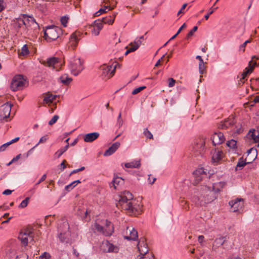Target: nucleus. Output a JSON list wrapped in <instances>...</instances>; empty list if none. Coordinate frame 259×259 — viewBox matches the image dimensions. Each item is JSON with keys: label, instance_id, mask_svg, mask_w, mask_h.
I'll use <instances>...</instances> for the list:
<instances>
[{"label": "nucleus", "instance_id": "nucleus-1", "mask_svg": "<svg viewBox=\"0 0 259 259\" xmlns=\"http://www.w3.org/2000/svg\"><path fill=\"white\" fill-rule=\"evenodd\" d=\"M220 189L213 185L212 187L202 186L192 197V201L197 205L204 206L217 198Z\"/></svg>", "mask_w": 259, "mask_h": 259}, {"label": "nucleus", "instance_id": "nucleus-2", "mask_svg": "<svg viewBox=\"0 0 259 259\" xmlns=\"http://www.w3.org/2000/svg\"><path fill=\"white\" fill-rule=\"evenodd\" d=\"M119 197L118 202L116 203L117 207L127 210L129 213L135 215L140 213V205L133 204L132 201L133 195L130 192L124 191Z\"/></svg>", "mask_w": 259, "mask_h": 259}, {"label": "nucleus", "instance_id": "nucleus-3", "mask_svg": "<svg viewBox=\"0 0 259 259\" xmlns=\"http://www.w3.org/2000/svg\"><path fill=\"white\" fill-rule=\"evenodd\" d=\"M26 84H28L27 78L23 75H15L11 83V89L13 91L22 90Z\"/></svg>", "mask_w": 259, "mask_h": 259}, {"label": "nucleus", "instance_id": "nucleus-4", "mask_svg": "<svg viewBox=\"0 0 259 259\" xmlns=\"http://www.w3.org/2000/svg\"><path fill=\"white\" fill-rule=\"evenodd\" d=\"M61 32V29L55 26H49L44 31V38L48 41L57 39Z\"/></svg>", "mask_w": 259, "mask_h": 259}, {"label": "nucleus", "instance_id": "nucleus-5", "mask_svg": "<svg viewBox=\"0 0 259 259\" xmlns=\"http://www.w3.org/2000/svg\"><path fill=\"white\" fill-rule=\"evenodd\" d=\"M83 61L79 58H74L70 63V68L71 73L77 76L83 70Z\"/></svg>", "mask_w": 259, "mask_h": 259}, {"label": "nucleus", "instance_id": "nucleus-6", "mask_svg": "<svg viewBox=\"0 0 259 259\" xmlns=\"http://www.w3.org/2000/svg\"><path fill=\"white\" fill-rule=\"evenodd\" d=\"M193 154L197 160L202 157L205 151L204 142L199 139L197 140L193 147Z\"/></svg>", "mask_w": 259, "mask_h": 259}, {"label": "nucleus", "instance_id": "nucleus-7", "mask_svg": "<svg viewBox=\"0 0 259 259\" xmlns=\"http://www.w3.org/2000/svg\"><path fill=\"white\" fill-rule=\"evenodd\" d=\"M116 65L113 69L112 66L111 65H106V64H103L100 67V69L102 71L101 76L103 78H106V79H109L111 77H112L115 73V69L116 68Z\"/></svg>", "mask_w": 259, "mask_h": 259}, {"label": "nucleus", "instance_id": "nucleus-8", "mask_svg": "<svg viewBox=\"0 0 259 259\" xmlns=\"http://www.w3.org/2000/svg\"><path fill=\"white\" fill-rule=\"evenodd\" d=\"M33 231L29 228L25 229L24 231L20 232L18 236V239L21 241L22 245L26 246L28 242V237L32 240H33Z\"/></svg>", "mask_w": 259, "mask_h": 259}, {"label": "nucleus", "instance_id": "nucleus-9", "mask_svg": "<svg viewBox=\"0 0 259 259\" xmlns=\"http://www.w3.org/2000/svg\"><path fill=\"white\" fill-rule=\"evenodd\" d=\"M63 226L64 227V230L60 232L58 237L62 242L68 243L70 236L69 225L68 222H64L63 223Z\"/></svg>", "mask_w": 259, "mask_h": 259}, {"label": "nucleus", "instance_id": "nucleus-10", "mask_svg": "<svg viewBox=\"0 0 259 259\" xmlns=\"http://www.w3.org/2000/svg\"><path fill=\"white\" fill-rule=\"evenodd\" d=\"M138 248L140 252L141 257L140 259H147L148 256L146 254L148 252L147 245L145 243L144 239H141L138 244Z\"/></svg>", "mask_w": 259, "mask_h": 259}, {"label": "nucleus", "instance_id": "nucleus-11", "mask_svg": "<svg viewBox=\"0 0 259 259\" xmlns=\"http://www.w3.org/2000/svg\"><path fill=\"white\" fill-rule=\"evenodd\" d=\"M229 204L233 212L240 211L244 206L243 199L241 198H237L234 200L230 201Z\"/></svg>", "mask_w": 259, "mask_h": 259}, {"label": "nucleus", "instance_id": "nucleus-12", "mask_svg": "<svg viewBox=\"0 0 259 259\" xmlns=\"http://www.w3.org/2000/svg\"><path fill=\"white\" fill-rule=\"evenodd\" d=\"M12 105L6 103L0 107L1 120L9 117L11 111Z\"/></svg>", "mask_w": 259, "mask_h": 259}, {"label": "nucleus", "instance_id": "nucleus-13", "mask_svg": "<svg viewBox=\"0 0 259 259\" xmlns=\"http://www.w3.org/2000/svg\"><path fill=\"white\" fill-rule=\"evenodd\" d=\"M252 61H250L248 63V67H246L244 70V71L241 73L242 77L240 79V81L241 83H239V84H243L244 81L243 80L245 79L246 76L251 73L254 69V68L255 66L257 65V63L256 62H254L253 65H252Z\"/></svg>", "mask_w": 259, "mask_h": 259}, {"label": "nucleus", "instance_id": "nucleus-14", "mask_svg": "<svg viewBox=\"0 0 259 259\" xmlns=\"http://www.w3.org/2000/svg\"><path fill=\"white\" fill-rule=\"evenodd\" d=\"M213 145H219L223 143L225 140L224 134L221 132L214 133L212 138Z\"/></svg>", "mask_w": 259, "mask_h": 259}, {"label": "nucleus", "instance_id": "nucleus-15", "mask_svg": "<svg viewBox=\"0 0 259 259\" xmlns=\"http://www.w3.org/2000/svg\"><path fill=\"white\" fill-rule=\"evenodd\" d=\"M227 241V236H221L217 238L213 244L212 249L216 251L217 249L220 247L221 245H224Z\"/></svg>", "mask_w": 259, "mask_h": 259}, {"label": "nucleus", "instance_id": "nucleus-16", "mask_svg": "<svg viewBox=\"0 0 259 259\" xmlns=\"http://www.w3.org/2000/svg\"><path fill=\"white\" fill-rule=\"evenodd\" d=\"M23 22L22 23L25 26L26 28H28L29 25L31 24H35L37 27L38 25L35 22V19L32 17H28L26 15L24 14L23 15Z\"/></svg>", "mask_w": 259, "mask_h": 259}, {"label": "nucleus", "instance_id": "nucleus-17", "mask_svg": "<svg viewBox=\"0 0 259 259\" xmlns=\"http://www.w3.org/2000/svg\"><path fill=\"white\" fill-rule=\"evenodd\" d=\"M99 133L98 132H94L85 134L83 136V140L85 142H92L99 137Z\"/></svg>", "mask_w": 259, "mask_h": 259}, {"label": "nucleus", "instance_id": "nucleus-18", "mask_svg": "<svg viewBox=\"0 0 259 259\" xmlns=\"http://www.w3.org/2000/svg\"><path fill=\"white\" fill-rule=\"evenodd\" d=\"M120 144L118 142L113 143L104 153V156H108L113 154L119 147Z\"/></svg>", "mask_w": 259, "mask_h": 259}, {"label": "nucleus", "instance_id": "nucleus-19", "mask_svg": "<svg viewBox=\"0 0 259 259\" xmlns=\"http://www.w3.org/2000/svg\"><path fill=\"white\" fill-rule=\"evenodd\" d=\"M80 35L79 32H75L73 33L70 38V45L72 47L73 49H74L77 45L79 41L78 36Z\"/></svg>", "mask_w": 259, "mask_h": 259}, {"label": "nucleus", "instance_id": "nucleus-20", "mask_svg": "<svg viewBox=\"0 0 259 259\" xmlns=\"http://www.w3.org/2000/svg\"><path fill=\"white\" fill-rule=\"evenodd\" d=\"M127 230L130 232V235L124 237V238L128 240H136L138 239V232L134 229L131 227H127Z\"/></svg>", "mask_w": 259, "mask_h": 259}, {"label": "nucleus", "instance_id": "nucleus-21", "mask_svg": "<svg viewBox=\"0 0 259 259\" xmlns=\"http://www.w3.org/2000/svg\"><path fill=\"white\" fill-rule=\"evenodd\" d=\"M193 175H194L196 182L198 183L202 180L203 178L202 175H206V174L204 171V169L200 168L194 171Z\"/></svg>", "mask_w": 259, "mask_h": 259}, {"label": "nucleus", "instance_id": "nucleus-22", "mask_svg": "<svg viewBox=\"0 0 259 259\" xmlns=\"http://www.w3.org/2000/svg\"><path fill=\"white\" fill-rule=\"evenodd\" d=\"M248 136L254 141L255 143H259V132L254 129L249 130Z\"/></svg>", "mask_w": 259, "mask_h": 259}, {"label": "nucleus", "instance_id": "nucleus-23", "mask_svg": "<svg viewBox=\"0 0 259 259\" xmlns=\"http://www.w3.org/2000/svg\"><path fill=\"white\" fill-rule=\"evenodd\" d=\"M105 229V232H104L105 236H109L112 234L114 231V227L110 222L106 221V228Z\"/></svg>", "mask_w": 259, "mask_h": 259}, {"label": "nucleus", "instance_id": "nucleus-24", "mask_svg": "<svg viewBox=\"0 0 259 259\" xmlns=\"http://www.w3.org/2000/svg\"><path fill=\"white\" fill-rule=\"evenodd\" d=\"M234 124V119L230 118L225 120L223 122H221L219 125V128L226 129Z\"/></svg>", "mask_w": 259, "mask_h": 259}, {"label": "nucleus", "instance_id": "nucleus-25", "mask_svg": "<svg viewBox=\"0 0 259 259\" xmlns=\"http://www.w3.org/2000/svg\"><path fill=\"white\" fill-rule=\"evenodd\" d=\"M58 63V59L56 57H51L50 58H48L47 60V61L44 62V64L45 66H47L49 67H55V65Z\"/></svg>", "mask_w": 259, "mask_h": 259}, {"label": "nucleus", "instance_id": "nucleus-26", "mask_svg": "<svg viewBox=\"0 0 259 259\" xmlns=\"http://www.w3.org/2000/svg\"><path fill=\"white\" fill-rule=\"evenodd\" d=\"M57 97V95H53L50 92H48L46 93V96L43 100V101L46 104H50L53 103V101H54L56 98Z\"/></svg>", "mask_w": 259, "mask_h": 259}, {"label": "nucleus", "instance_id": "nucleus-27", "mask_svg": "<svg viewBox=\"0 0 259 259\" xmlns=\"http://www.w3.org/2000/svg\"><path fill=\"white\" fill-rule=\"evenodd\" d=\"M59 80H60L61 83H63L65 85L69 84L72 81V78L69 77L68 74H64L61 75L59 78Z\"/></svg>", "mask_w": 259, "mask_h": 259}, {"label": "nucleus", "instance_id": "nucleus-28", "mask_svg": "<svg viewBox=\"0 0 259 259\" xmlns=\"http://www.w3.org/2000/svg\"><path fill=\"white\" fill-rule=\"evenodd\" d=\"M89 212L88 210V209L85 208L84 206H82L81 207H78L77 211V214L83 219H85L87 218V215Z\"/></svg>", "mask_w": 259, "mask_h": 259}, {"label": "nucleus", "instance_id": "nucleus-29", "mask_svg": "<svg viewBox=\"0 0 259 259\" xmlns=\"http://www.w3.org/2000/svg\"><path fill=\"white\" fill-rule=\"evenodd\" d=\"M223 153L222 151H215L212 156V160L213 162H218L223 157Z\"/></svg>", "mask_w": 259, "mask_h": 259}, {"label": "nucleus", "instance_id": "nucleus-30", "mask_svg": "<svg viewBox=\"0 0 259 259\" xmlns=\"http://www.w3.org/2000/svg\"><path fill=\"white\" fill-rule=\"evenodd\" d=\"M249 163V162H246L245 160L243 159V157L240 158L235 167V170L237 171L242 169L244 166Z\"/></svg>", "mask_w": 259, "mask_h": 259}, {"label": "nucleus", "instance_id": "nucleus-31", "mask_svg": "<svg viewBox=\"0 0 259 259\" xmlns=\"http://www.w3.org/2000/svg\"><path fill=\"white\" fill-rule=\"evenodd\" d=\"M123 181V179H122L121 178L117 177L113 179L112 182L110 184V186L111 188L112 187H113L114 189H116L117 186L122 181Z\"/></svg>", "mask_w": 259, "mask_h": 259}, {"label": "nucleus", "instance_id": "nucleus-32", "mask_svg": "<svg viewBox=\"0 0 259 259\" xmlns=\"http://www.w3.org/2000/svg\"><path fill=\"white\" fill-rule=\"evenodd\" d=\"M125 167L126 168H139L141 166L140 161H132L128 163H126L124 164Z\"/></svg>", "mask_w": 259, "mask_h": 259}, {"label": "nucleus", "instance_id": "nucleus-33", "mask_svg": "<svg viewBox=\"0 0 259 259\" xmlns=\"http://www.w3.org/2000/svg\"><path fill=\"white\" fill-rule=\"evenodd\" d=\"M69 144H67L65 147L62 148H61L59 150H58L55 153V155L57 157L59 158L65 151H67L69 147Z\"/></svg>", "mask_w": 259, "mask_h": 259}, {"label": "nucleus", "instance_id": "nucleus-34", "mask_svg": "<svg viewBox=\"0 0 259 259\" xmlns=\"http://www.w3.org/2000/svg\"><path fill=\"white\" fill-rule=\"evenodd\" d=\"M80 183L81 182L79 180L74 181L69 185H68L66 186H65V189L66 191H69L71 190H72L77 184Z\"/></svg>", "mask_w": 259, "mask_h": 259}, {"label": "nucleus", "instance_id": "nucleus-35", "mask_svg": "<svg viewBox=\"0 0 259 259\" xmlns=\"http://www.w3.org/2000/svg\"><path fill=\"white\" fill-rule=\"evenodd\" d=\"M102 22L105 24H112L114 22V19L111 16L104 17L102 18Z\"/></svg>", "mask_w": 259, "mask_h": 259}, {"label": "nucleus", "instance_id": "nucleus-36", "mask_svg": "<svg viewBox=\"0 0 259 259\" xmlns=\"http://www.w3.org/2000/svg\"><path fill=\"white\" fill-rule=\"evenodd\" d=\"M106 244L108 247L107 251L108 252H116L117 251V247H115L112 244H111L109 242L107 241L106 243Z\"/></svg>", "mask_w": 259, "mask_h": 259}, {"label": "nucleus", "instance_id": "nucleus-37", "mask_svg": "<svg viewBox=\"0 0 259 259\" xmlns=\"http://www.w3.org/2000/svg\"><path fill=\"white\" fill-rule=\"evenodd\" d=\"M236 143L237 141L232 139L227 142V145L229 147L235 149L237 148Z\"/></svg>", "mask_w": 259, "mask_h": 259}, {"label": "nucleus", "instance_id": "nucleus-38", "mask_svg": "<svg viewBox=\"0 0 259 259\" xmlns=\"http://www.w3.org/2000/svg\"><path fill=\"white\" fill-rule=\"evenodd\" d=\"M22 22L23 19L22 18L17 19L15 22V27L17 29L20 28L23 25H24Z\"/></svg>", "mask_w": 259, "mask_h": 259}, {"label": "nucleus", "instance_id": "nucleus-39", "mask_svg": "<svg viewBox=\"0 0 259 259\" xmlns=\"http://www.w3.org/2000/svg\"><path fill=\"white\" fill-rule=\"evenodd\" d=\"M29 53L28 47L27 45H24L22 49H21V52L19 54L20 55H21L22 56H25L26 55H28Z\"/></svg>", "mask_w": 259, "mask_h": 259}, {"label": "nucleus", "instance_id": "nucleus-40", "mask_svg": "<svg viewBox=\"0 0 259 259\" xmlns=\"http://www.w3.org/2000/svg\"><path fill=\"white\" fill-rule=\"evenodd\" d=\"M251 152L253 153V157H252V159H253V160H254L257 155V150L255 148H251L250 149L248 150L247 151L248 155H249Z\"/></svg>", "mask_w": 259, "mask_h": 259}, {"label": "nucleus", "instance_id": "nucleus-41", "mask_svg": "<svg viewBox=\"0 0 259 259\" xmlns=\"http://www.w3.org/2000/svg\"><path fill=\"white\" fill-rule=\"evenodd\" d=\"M95 228L99 232L102 233L104 235V232H105V229L103 227L96 223L95 224Z\"/></svg>", "mask_w": 259, "mask_h": 259}, {"label": "nucleus", "instance_id": "nucleus-42", "mask_svg": "<svg viewBox=\"0 0 259 259\" xmlns=\"http://www.w3.org/2000/svg\"><path fill=\"white\" fill-rule=\"evenodd\" d=\"M29 199V197H26L24 200H23L21 202L19 207L21 208H24L26 207L28 205Z\"/></svg>", "mask_w": 259, "mask_h": 259}, {"label": "nucleus", "instance_id": "nucleus-43", "mask_svg": "<svg viewBox=\"0 0 259 259\" xmlns=\"http://www.w3.org/2000/svg\"><path fill=\"white\" fill-rule=\"evenodd\" d=\"M186 27V25L185 23H184L182 26L179 29L178 32L176 33V34H175L173 36H172L170 39L169 40V41L172 40V39H175L176 36L181 32V31Z\"/></svg>", "mask_w": 259, "mask_h": 259}, {"label": "nucleus", "instance_id": "nucleus-44", "mask_svg": "<svg viewBox=\"0 0 259 259\" xmlns=\"http://www.w3.org/2000/svg\"><path fill=\"white\" fill-rule=\"evenodd\" d=\"M198 29V27L197 26H194L193 27V28L187 34V35L186 37V39H188L189 37H190L191 36H192L194 33L197 31V30Z\"/></svg>", "mask_w": 259, "mask_h": 259}, {"label": "nucleus", "instance_id": "nucleus-45", "mask_svg": "<svg viewBox=\"0 0 259 259\" xmlns=\"http://www.w3.org/2000/svg\"><path fill=\"white\" fill-rule=\"evenodd\" d=\"M144 135L150 139H153V135L148 130V128H145L144 131Z\"/></svg>", "mask_w": 259, "mask_h": 259}, {"label": "nucleus", "instance_id": "nucleus-46", "mask_svg": "<svg viewBox=\"0 0 259 259\" xmlns=\"http://www.w3.org/2000/svg\"><path fill=\"white\" fill-rule=\"evenodd\" d=\"M59 118V116L57 115H54L53 118L49 121V124L50 125H52L54 123L56 122L57 120Z\"/></svg>", "mask_w": 259, "mask_h": 259}, {"label": "nucleus", "instance_id": "nucleus-47", "mask_svg": "<svg viewBox=\"0 0 259 259\" xmlns=\"http://www.w3.org/2000/svg\"><path fill=\"white\" fill-rule=\"evenodd\" d=\"M68 18L66 16H63L61 18L60 21L62 24V25L64 27L67 26V24L68 23Z\"/></svg>", "mask_w": 259, "mask_h": 259}, {"label": "nucleus", "instance_id": "nucleus-48", "mask_svg": "<svg viewBox=\"0 0 259 259\" xmlns=\"http://www.w3.org/2000/svg\"><path fill=\"white\" fill-rule=\"evenodd\" d=\"M146 87L145 86H142V87H140L138 88H136L133 91L132 94L136 95V94L140 93L141 91H142L144 89H146Z\"/></svg>", "mask_w": 259, "mask_h": 259}, {"label": "nucleus", "instance_id": "nucleus-49", "mask_svg": "<svg viewBox=\"0 0 259 259\" xmlns=\"http://www.w3.org/2000/svg\"><path fill=\"white\" fill-rule=\"evenodd\" d=\"M251 41V39H248V40H246L243 44H242L241 45H240V46L239 47V50L242 51V52H244L245 51V48L246 45L248 43L250 42Z\"/></svg>", "mask_w": 259, "mask_h": 259}, {"label": "nucleus", "instance_id": "nucleus-50", "mask_svg": "<svg viewBox=\"0 0 259 259\" xmlns=\"http://www.w3.org/2000/svg\"><path fill=\"white\" fill-rule=\"evenodd\" d=\"M199 73L201 74H203L205 72V66L204 64V62H203V63H199Z\"/></svg>", "mask_w": 259, "mask_h": 259}, {"label": "nucleus", "instance_id": "nucleus-51", "mask_svg": "<svg viewBox=\"0 0 259 259\" xmlns=\"http://www.w3.org/2000/svg\"><path fill=\"white\" fill-rule=\"evenodd\" d=\"M109 8V7L108 6H106L105 7V8L104 9H100L98 11H97L95 14V16H100L101 14L102 13H105L106 11V9H108Z\"/></svg>", "mask_w": 259, "mask_h": 259}, {"label": "nucleus", "instance_id": "nucleus-52", "mask_svg": "<svg viewBox=\"0 0 259 259\" xmlns=\"http://www.w3.org/2000/svg\"><path fill=\"white\" fill-rule=\"evenodd\" d=\"M94 23H95V25L96 26H97L98 28V29L100 30H101L102 27H103V22H102V20H96L95 22H94Z\"/></svg>", "mask_w": 259, "mask_h": 259}, {"label": "nucleus", "instance_id": "nucleus-53", "mask_svg": "<svg viewBox=\"0 0 259 259\" xmlns=\"http://www.w3.org/2000/svg\"><path fill=\"white\" fill-rule=\"evenodd\" d=\"M48 136L47 135H45L44 136H42L39 140L38 143L35 146V147H37L38 144H40V143H44L45 142H46L47 140H48Z\"/></svg>", "mask_w": 259, "mask_h": 259}, {"label": "nucleus", "instance_id": "nucleus-54", "mask_svg": "<svg viewBox=\"0 0 259 259\" xmlns=\"http://www.w3.org/2000/svg\"><path fill=\"white\" fill-rule=\"evenodd\" d=\"M168 87L169 88L173 87L176 83V80L173 78H169L168 79Z\"/></svg>", "mask_w": 259, "mask_h": 259}, {"label": "nucleus", "instance_id": "nucleus-55", "mask_svg": "<svg viewBox=\"0 0 259 259\" xmlns=\"http://www.w3.org/2000/svg\"><path fill=\"white\" fill-rule=\"evenodd\" d=\"M133 44L134 43L131 42L130 44V45L132 47L129 49H130V50L132 52L135 51L139 48V46L138 45L134 44V45H133Z\"/></svg>", "mask_w": 259, "mask_h": 259}, {"label": "nucleus", "instance_id": "nucleus-56", "mask_svg": "<svg viewBox=\"0 0 259 259\" xmlns=\"http://www.w3.org/2000/svg\"><path fill=\"white\" fill-rule=\"evenodd\" d=\"M218 8V7H216V8H214L213 9H212L211 8V10H210V11L206 15H205L204 16V18L205 19V20H208L209 16L210 15H211L214 12V10L217 9Z\"/></svg>", "mask_w": 259, "mask_h": 259}, {"label": "nucleus", "instance_id": "nucleus-57", "mask_svg": "<svg viewBox=\"0 0 259 259\" xmlns=\"http://www.w3.org/2000/svg\"><path fill=\"white\" fill-rule=\"evenodd\" d=\"M6 7V3L4 0H0V12L3 11Z\"/></svg>", "mask_w": 259, "mask_h": 259}, {"label": "nucleus", "instance_id": "nucleus-58", "mask_svg": "<svg viewBox=\"0 0 259 259\" xmlns=\"http://www.w3.org/2000/svg\"><path fill=\"white\" fill-rule=\"evenodd\" d=\"M10 144L9 142H7L0 146V152L4 151L6 148L9 146Z\"/></svg>", "mask_w": 259, "mask_h": 259}, {"label": "nucleus", "instance_id": "nucleus-59", "mask_svg": "<svg viewBox=\"0 0 259 259\" xmlns=\"http://www.w3.org/2000/svg\"><path fill=\"white\" fill-rule=\"evenodd\" d=\"M187 4H184L181 9L179 10V11L178 12V14H177V15H179L180 14H182V13H184V12L183 11V10L185 9V8L187 7Z\"/></svg>", "mask_w": 259, "mask_h": 259}, {"label": "nucleus", "instance_id": "nucleus-60", "mask_svg": "<svg viewBox=\"0 0 259 259\" xmlns=\"http://www.w3.org/2000/svg\"><path fill=\"white\" fill-rule=\"evenodd\" d=\"M151 175H148V181L150 184H153L155 182V181H156V179L155 178H153L152 181H151L152 179H151Z\"/></svg>", "mask_w": 259, "mask_h": 259}, {"label": "nucleus", "instance_id": "nucleus-61", "mask_svg": "<svg viewBox=\"0 0 259 259\" xmlns=\"http://www.w3.org/2000/svg\"><path fill=\"white\" fill-rule=\"evenodd\" d=\"M66 160H64L60 164V170L63 171L66 167L65 165Z\"/></svg>", "mask_w": 259, "mask_h": 259}, {"label": "nucleus", "instance_id": "nucleus-62", "mask_svg": "<svg viewBox=\"0 0 259 259\" xmlns=\"http://www.w3.org/2000/svg\"><path fill=\"white\" fill-rule=\"evenodd\" d=\"M47 178V175L46 174H44L41 178V179L39 180V181L35 184V185H39L40 183H41L42 182L44 181Z\"/></svg>", "mask_w": 259, "mask_h": 259}, {"label": "nucleus", "instance_id": "nucleus-63", "mask_svg": "<svg viewBox=\"0 0 259 259\" xmlns=\"http://www.w3.org/2000/svg\"><path fill=\"white\" fill-rule=\"evenodd\" d=\"M39 259H50V256H47L46 252H45L44 254L42 256H40Z\"/></svg>", "mask_w": 259, "mask_h": 259}, {"label": "nucleus", "instance_id": "nucleus-64", "mask_svg": "<svg viewBox=\"0 0 259 259\" xmlns=\"http://www.w3.org/2000/svg\"><path fill=\"white\" fill-rule=\"evenodd\" d=\"M12 191L9 189H7L3 192V195H8L12 193Z\"/></svg>", "mask_w": 259, "mask_h": 259}]
</instances>
